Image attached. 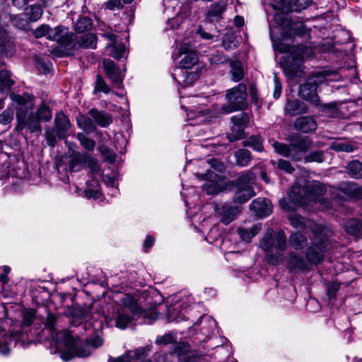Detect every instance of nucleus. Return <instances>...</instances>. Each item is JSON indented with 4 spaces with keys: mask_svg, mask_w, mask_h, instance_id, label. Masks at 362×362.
<instances>
[{
    "mask_svg": "<svg viewBox=\"0 0 362 362\" xmlns=\"http://www.w3.org/2000/svg\"><path fill=\"white\" fill-rule=\"evenodd\" d=\"M225 98L226 103L220 109L223 114H230L235 111H243L247 107V86L239 83L237 86L228 89Z\"/></svg>",
    "mask_w": 362,
    "mask_h": 362,
    "instance_id": "0eeeda50",
    "label": "nucleus"
},
{
    "mask_svg": "<svg viewBox=\"0 0 362 362\" xmlns=\"http://www.w3.org/2000/svg\"><path fill=\"white\" fill-rule=\"evenodd\" d=\"M362 102L359 100L350 101L348 103L346 106H343L341 107V110L343 111L344 109H347L350 111V115H354V113L358 112L362 110Z\"/></svg>",
    "mask_w": 362,
    "mask_h": 362,
    "instance_id": "4d7b16f0",
    "label": "nucleus"
},
{
    "mask_svg": "<svg viewBox=\"0 0 362 362\" xmlns=\"http://www.w3.org/2000/svg\"><path fill=\"white\" fill-rule=\"evenodd\" d=\"M261 230V227L258 225L253 226L250 228H239L237 232L240 238L245 241L250 242Z\"/></svg>",
    "mask_w": 362,
    "mask_h": 362,
    "instance_id": "c756f323",
    "label": "nucleus"
},
{
    "mask_svg": "<svg viewBox=\"0 0 362 362\" xmlns=\"http://www.w3.org/2000/svg\"><path fill=\"white\" fill-rule=\"evenodd\" d=\"M329 233L325 228L315 226L312 245L308 248L305 257L296 252H290L286 259V268L293 273L305 272L310 270L312 265L320 263L324 259L323 251L329 245Z\"/></svg>",
    "mask_w": 362,
    "mask_h": 362,
    "instance_id": "f257e3e1",
    "label": "nucleus"
},
{
    "mask_svg": "<svg viewBox=\"0 0 362 362\" xmlns=\"http://www.w3.org/2000/svg\"><path fill=\"white\" fill-rule=\"evenodd\" d=\"M88 160L89 156L87 154H74L69 162V170L71 172L79 171L82 168L85 166Z\"/></svg>",
    "mask_w": 362,
    "mask_h": 362,
    "instance_id": "cd10ccee",
    "label": "nucleus"
},
{
    "mask_svg": "<svg viewBox=\"0 0 362 362\" xmlns=\"http://www.w3.org/2000/svg\"><path fill=\"white\" fill-rule=\"evenodd\" d=\"M347 172L350 177L355 179L362 178V163L353 160L348 164Z\"/></svg>",
    "mask_w": 362,
    "mask_h": 362,
    "instance_id": "f704fd0d",
    "label": "nucleus"
},
{
    "mask_svg": "<svg viewBox=\"0 0 362 362\" xmlns=\"http://www.w3.org/2000/svg\"><path fill=\"white\" fill-rule=\"evenodd\" d=\"M149 349L146 347H139L134 351H132L133 354H132V360H141L147 356V351Z\"/></svg>",
    "mask_w": 362,
    "mask_h": 362,
    "instance_id": "680f3d73",
    "label": "nucleus"
},
{
    "mask_svg": "<svg viewBox=\"0 0 362 362\" xmlns=\"http://www.w3.org/2000/svg\"><path fill=\"white\" fill-rule=\"evenodd\" d=\"M74 35L66 27L59 25L52 28L49 40L57 42L62 45H68L74 40Z\"/></svg>",
    "mask_w": 362,
    "mask_h": 362,
    "instance_id": "ddd939ff",
    "label": "nucleus"
},
{
    "mask_svg": "<svg viewBox=\"0 0 362 362\" xmlns=\"http://www.w3.org/2000/svg\"><path fill=\"white\" fill-rule=\"evenodd\" d=\"M13 81L11 78V74L7 70L0 71V90L4 91L8 89L13 84Z\"/></svg>",
    "mask_w": 362,
    "mask_h": 362,
    "instance_id": "37998d69",
    "label": "nucleus"
},
{
    "mask_svg": "<svg viewBox=\"0 0 362 362\" xmlns=\"http://www.w3.org/2000/svg\"><path fill=\"white\" fill-rule=\"evenodd\" d=\"M245 146H251L257 151H262L263 149L262 139L259 136H252L247 141Z\"/></svg>",
    "mask_w": 362,
    "mask_h": 362,
    "instance_id": "3c124183",
    "label": "nucleus"
},
{
    "mask_svg": "<svg viewBox=\"0 0 362 362\" xmlns=\"http://www.w3.org/2000/svg\"><path fill=\"white\" fill-rule=\"evenodd\" d=\"M306 105L298 100H287L285 112L291 116L300 115L307 112Z\"/></svg>",
    "mask_w": 362,
    "mask_h": 362,
    "instance_id": "5701e85b",
    "label": "nucleus"
},
{
    "mask_svg": "<svg viewBox=\"0 0 362 362\" xmlns=\"http://www.w3.org/2000/svg\"><path fill=\"white\" fill-rule=\"evenodd\" d=\"M233 126L231 133L228 135L230 141H235L244 137V129L248 126L249 115L245 112H240L230 118Z\"/></svg>",
    "mask_w": 362,
    "mask_h": 362,
    "instance_id": "9d476101",
    "label": "nucleus"
},
{
    "mask_svg": "<svg viewBox=\"0 0 362 362\" xmlns=\"http://www.w3.org/2000/svg\"><path fill=\"white\" fill-rule=\"evenodd\" d=\"M11 24L21 30H25L29 27L30 23L23 13L11 16Z\"/></svg>",
    "mask_w": 362,
    "mask_h": 362,
    "instance_id": "79ce46f5",
    "label": "nucleus"
},
{
    "mask_svg": "<svg viewBox=\"0 0 362 362\" xmlns=\"http://www.w3.org/2000/svg\"><path fill=\"white\" fill-rule=\"evenodd\" d=\"M43 14V8L37 4L27 6L24 8L23 15L26 17L30 23L38 21Z\"/></svg>",
    "mask_w": 362,
    "mask_h": 362,
    "instance_id": "4be33fe9",
    "label": "nucleus"
},
{
    "mask_svg": "<svg viewBox=\"0 0 362 362\" xmlns=\"http://www.w3.org/2000/svg\"><path fill=\"white\" fill-rule=\"evenodd\" d=\"M103 36L110 42L107 47L110 48L112 57L117 59H119L123 57L126 51V46L124 43H117L116 35L112 33H105L103 34Z\"/></svg>",
    "mask_w": 362,
    "mask_h": 362,
    "instance_id": "f3484780",
    "label": "nucleus"
},
{
    "mask_svg": "<svg viewBox=\"0 0 362 362\" xmlns=\"http://www.w3.org/2000/svg\"><path fill=\"white\" fill-rule=\"evenodd\" d=\"M54 123L58 137L64 138L71 127L68 117L62 112H59L55 115Z\"/></svg>",
    "mask_w": 362,
    "mask_h": 362,
    "instance_id": "412c9836",
    "label": "nucleus"
},
{
    "mask_svg": "<svg viewBox=\"0 0 362 362\" xmlns=\"http://www.w3.org/2000/svg\"><path fill=\"white\" fill-rule=\"evenodd\" d=\"M230 73L233 81L238 82L244 77L243 66L240 62L235 61L230 63Z\"/></svg>",
    "mask_w": 362,
    "mask_h": 362,
    "instance_id": "4c0bfd02",
    "label": "nucleus"
},
{
    "mask_svg": "<svg viewBox=\"0 0 362 362\" xmlns=\"http://www.w3.org/2000/svg\"><path fill=\"white\" fill-rule=\"evenodd\" d=\"M132 361V351H127L123 355L117 357H110L109 362H131Z\"/></svg>",
    "mask_w": 362,
    "mask_h": 362,
    "instance_id": "052dcab7",
    "label": "nucleus"
},
{
    "mask_svg": "<svg viewBox=\"0 0 362 362\" xmlns=\"http://www.w3.org/2000/svg\"><path fill=\"white\" fill-rule=\"evenodd\" d=\"M340 285L337 283L332 282L327 286V295L329 300L335 298L337 292L339 291Z\"/></svg>",
    "mask_w": 362,
    "mask_h": 362,
    "instance_id": "bf43d9fd",
    "label": "nucleus"
},
{
    "mask_svg": "<svg viewBox=\"0 0 362 362\" xmlns=\"http://www.w3.org/2000/svg\"><path fill=\"white\" fill-rule=\"evenodd\" d=\"M77 138L79 140L81 146L85 149L87 151H93L94 149L95 143L93 139H89L82 133H78L77 134Z\"/></svg>",
    "mask_w": 362,
    "mask_h": 362,
    "instance_id": "8fccbe9b",
    "label": "nucleus"
},
{
    "mask_svg": "<svg viewBox=\"0 0 362 362\" xmlns=\"http://www.w3.org/2000/svg\"><path fill=\"white\" fill-rule=\"evenodd\" d=\"M317 124L313 117L303 116L297 118L294 122L296 129L303 133H309L317 129Z\"/></svg>",
    "mask_w": 362,
    "mask_h": 362,
    "instance_id": "aec40b11",
    "label": "nucleus"
},
{
    "mask_svg": "<svg viewBox=\"0 0 362 362\" xmlns=\"http://www.w3.org/2000/svg\"><path fill=\"white\" fill-rule=\"evenodd\" d=\"M92 183L85 189L84 195L87 199H98L101 194L97 180H93Z\"/></svg>",
    "mask_w": 362,
    "mask_h": 362,
    "instance_id": "58836bf2",
    "label": "nucleus"
},
{
    "mask_svg": "<svg viewBox=\"0 0 362 362\" xmlns=\"http://www.w3.org/2000/svg\"><path fill=\"white\" fill-rule=\"evenodd\" d=\"M305 162L311 163L317 162L322 163L324 161V154L321 151H315L310 152L309 154L304 157Z\"/></svg>",
    "mask_w": 362,
    "mask_h": 362,
    "instance_id": "5fc2aeb1",
    "label": "nucleus"
},
{
    "mask_svg": "<svg viewBox=\"0 0 362 362\" xmlns=\"http://www.w3.org/2000/svg\"><path fill=\"white\" fill-rule=\"evenodd\" d=\"M77 123L81 129L88 134L93 132L96 129L94 122L88 116L80 115L77 118Z\"/></svg>",
    "mask_w": 362,
    "mask_h": 362,
    "instance_id": "2f4dec72",
    "label": "nucleus"
},
{
    "mask_svg": "<svg viewBox=\"0 0 362 362\" xmlns=\"http://www.w3.org/2000/svg\"><path fill=\"white\" fill-rule=\"evenodd\" d=\"M272 146L276 153L299 161L302 160L303 154L311 148L312 141L308 136H303L293 139L288 145L274 141Z\"/></svg>",
    "mask_w": 362,
    "mask_h": 362,
    "instance_id": "423d86ee",
    "label": "nucleus"
},
{
    "mask_svg": "<svg viewBox=\"0 0 362 362\" xmlns=\"http://www.w3.org/2000/svg\"><path fill=\"white\" fill-rule=\"evenodd\" d=\"M206 100L204 98L194 96L190 98V103L193 104L189 108L182 105V107L187 112V116L189 119H193L197 117H202L208 112L207 109L202 107L204 102Z\"/></svg>",
    "mask_w": 362,
    "mask_h": 362,
    "instance_id": "f8f14e48",
    "label": "nucleus"
},
{
    "mask_svg": "<svg viewBox=\"0 0 362 362\" xmlns=\"http://www.w3.org/2000/svg\"><path fill=\"white\" fill-rule=\"evenodd\" d=\"M345 230L354 236H358L362 229V223L356 218L349 220L344 226Z\"/></svg>",
    "mask_w": 362,
    "mask_h": 362,
    "instance_id": "72a5a7b5",
    "label": "nucleus"
},
{
    "mask_svg": "<svg viewBox=\"0 0 362 362\" xmlns=\"http://www.w3.org/2000/svg\"><path fill=\"white\" fill-rule=\"evenodd\" d=\"M87 163L92 174L96 175L100 173V167L96 160L89 156V160Z\"/></svg>",
    "mask_w": 362,
    "mask_h": 362,
    "instance_id": "774afa93",
    "label": "nucleus"
},
{
    "mask_svg": "<svg viewBox=\"0 0 362 362\" xmlns=\"http://www.w3.org/2000/svg\"><path fill=\"white\" fill-rule=\"evenodd\" d=\"M57 322V317L54 314H48L45 322V327L52 332V337L54 340L55 346L57 347V335L61 332H67L66 330L57 331L56 325Z\"/></svg>",
    "mask_w": 362,
    "mask_h": 362,
    "instance_id": "473e14b6",
    "label": "nucleus"
},
{
    "mask_svg": "<svg viewBox=\"0 0 362 362\" xmlns=\"http://www.w3.org/2000/svg\"><path fill=\"white\" fill-rule=\"evenodd\" d=\"M35 62L37 69L42 74H46L50 70V63L49 61H45L44 59L36 56Z\"/></svg>",
    "mask_w": 362,
    "mask_h": 362,
    "instance_id": "6e6d98bb",
    "label": "nucleus"
},
{
    "mask_svg": "<svg viewBox=\"0 0 362 362\" xmlns=\"http://www.w3.org/2000/svg\"><path fill=\"white\" fill-rule=\"evenodd\" d=\"M56 339L57 350L64 361H68L75 356L87 357L92 352L89 344L86 342L78 344V341L69 332L59 333Z\"/></svg>",
    "mask_w": 362,
    "mask_h": 362,
    "instance_id": "20e7f679",
    "label": "nucleus"
},
{
    "mask_svg": "<svg viewBox=\"0 0 362 362\" xmlns=\"http://www.w3.org/2000/svg\"><path fill=\"white\" fill-rule=\"evenodd\" d=\"M103 66L107 76L110 78L115 87L120 88L122 86L123 75L115 64L109 59H103Z\"/></svg>",
    "mask_w": 362,
    "mask_h": 362,
    "instance_id": "4468645a",
    "label": "nucleus"
},
{
    "mask_svg": "<svg viewBox=\"0 0 362 362\" xmlns=\"http://www.w3.org/2000/svg\"><path fill=\"white\" fill-rule=\"evenodd\" d=\"M132 320V317L123 312H119L115 319V325L119 329H125Z\"/></svg>",
    "mask_w": 362,
    "mask_h": 362,
    "instance_id": "a18cd8bd",
    "label": "nucleus"
},
{
    "mask_svg": "<svg viewBox=\"0 0 362 362\" xmlns=\"http://www.w3.org/2000/svg\"><path fill=\"white\" fill-rule=\"evenodd\" d=\"M93 27L92 20L88 17H80L75 25V30L77 33H83L91 30Z\"/></svg>",
    "mask_w": 362,
    "mask_h": 362,
    "instance_id": "a19ab883",
    "label": "nucleus"
},
{
    "mask_svg": "<svg viewBox=\"0 0 362 362\" xmlns=\"http://www.w3.org/2000/svg\"><path fill=\"white\" fill-rule=\"evenodd\" d=\"M119 303L124 308H127L132 315H136L139 313L140 308L136 300L128 294H123L119 300Z\"/></svg>",
    "mask_w": 362,
    "mask_h": 362,
    "instance_id": "c85d7f7f",
    "label": "nucleus"
},
{
    "mask_svg": "<svg viewBox=\"0 0 362 362\" xmlns=\"http://www.w3.org/2000/svg\"><path fill=\"white\" fill-rule=\"evenodd\" d=\"M94 91L95 93L103 92L105 94H107L110 92V87L105 83L103 77L100 75H97L96 76Z\"/></svg>",
    "mask_w": 362,
    "mask_h": 362,
    "instance_id": "09e8293b",
    "label": "nucleus"
},
{
    "mask_svg": "<svg viewBox=\"0 0 362 362\" xmlns=\"http://www.w3.org/2000/svg\"><path fill=\"white\" fill-rule=\"evenodd\" d=\"M11 97L13 101L21 105L20 107L26 108V107L28 106V112L33 110V103L28 101V100L30 98V96L26 95V97H24L20 95L13 94Z\"/></svg>",
    "mask_w": 362,
    "mask_h": 362,
    "instance_id": "864d4df0",
    "label": "nucleus"
},
{
    "mask_svg": "<svg viewBox=\"0 0 362 362\" xmlns=\"http://www.w3.org/2000/svg\"><path fill=\"white\" fill-rule=\"evenodd\" d=\"M322 83V80L317 78L314 73L308 81L300 87V96L316 106L319 105L320 98L317 93V86Z\"/></svg>",
    "mask_w": 362,
    "mask_h": 362,
    "instance_id": "1a4fd4ad",
    "label": "nucleus"
},
{
    "mask_svg": "<svg viewBox=\"0 0 362 362\" xmlns=\"http://www.w3.org/2000/svg\"><path fill=\"white\" fill-rule=\"evenodd\" d=\"M235 156L236 164L240 167L248 165L251 160L250 152L246 149L238 151Z\"/></svg>",
    "mask_w": 362,
    "mask_h": 362,
    "instance_id": "ea45409f",
    "label": "nucleus"
},
{
    "mask_svg": "<svg viewBox=\"0 0 362 362\" xmlns=\"http://www.w3.org/2000/svg\"><path fill=\"white\" fill-rule=\"evenodd\" d=\"M274 20L275 21H276L278 24H279L283 31H284L285 33H288L287 34L288 35H291L296 33V32H293V30H294V28H298V23H293L292 21H291L289 19L284 16L281 17L279 16H275Z\"/></svg>",
    "mask_w": 362,
    "mask_h": 362,
    "instance_id": "7c9ffc66",
    "label": "nucleus"
},
{
    "mask_svg": "<svg viewBox=\"0 0 362 362\" xmlns=\"http://www.w3.org/2000/svg\"><path fill=\"white\" fill-rule=\"evenodd\" d=\"M331 147L336 151L352 152L355 149V147L351 144L342 141L334 142L332 144Z\"/></svg>",
    "mask_w": 362,
    "mask_h": 362,
    "instance_id": "603ef678",
    "label": "nucleus"
},
{
    "mask_svg": "<svg viewBox=\"0 0 362 362\" xmlns=\"http://www.w3.org/2000/svg\"><path fill=\"white\" fill-rule=\"evenodd\" d=\"M287 238L284 231L274 233L269 228L259 241V246L265 252V258L272 265H279L284 261L287 248Z\"/></svg>",
    "mask_w": 362,
    "mask_h": 362,
    "instance_id": "f03ea898",
    "label": "nucleus"
},
{
    "mask_svg": "<svg viewBox=\"0 0 362 362\" xmlns=\"http://www.w3.org/2000/svg\"><path fill=\"white\" fill-rule=\"evenodd\" d=\"M13 117V111L12 110H6L0 115V123L6 124L9 123Z\"/></svg>",
    "mask_w": 362,
    "mask_h": 362,
    "instance_id": "e2e57ef3",
    "label": "nucleus"
},
{
    "mask_svg": "<svg viewBox=\"0 0 362 362\" xmlns=\"http://www.w3.org/2000/svg\"><path fill=\"white\" fill-rule=\"evenodd\" d=\"M226 3L224 1H218L212 4L206 13V19L210 22L218 21L225 11Z\"/></svg>",
    "mask_w": 362,
    "mask_h": 362,
    "instance_id": "a878e982",
    "label": "nucleus"
},
{
    "mask_svg": "<svg viewBox=\"0 0 362 362\" xmlns=\"http://www.w3.org/2000/svg\"><path fill=\"white\" fill-rule=\"evenodd\" d=\"M250 208L260 218L269 215L272 211V202L266 198L259 197L253 200L250 204Z\"/></svg>",
    "mask_w": 362,
    "mask_h": 362,
    "instance_id": "dca6fc26",
    "label": "nucleus"
},
{
    "mask_svg": "<svg viewBox=\"0 0 362 362\" xmlns=\"http://www.w3.org/2000/svg\"><path fill=\"white\" fill-rule=\"evenodd\" d=\"M97 44V37L93 33H87L82 35L78 40V45L83 48L95 49Z\"/></svg>",
    "mask_w": 362,
    "mask_h": 362,
    "instance_id": "c9c22d12",
    "label": "nucleus"
},
{
    "mask_svg": "<svg viewBox=\"0 0 362 362\" xmlns=\"http://www.w3.org/2000/svg\"><path fill=\"white\" fill-rule=\"evenodd\" d=\"M289 243L294 249L299 250L306 245L307 239L304 235L294 233L290 236Z\"/></svg>",
    "mask_w": 362,
    "mask_h": 362,
    "instance_id": "e433bc0d",
    "label": "nucleus"
},
{
    "mask_svg": "<svg viewBox=\"0 0 362 362\" xmlns=\"http://www.w3.org/2000/svg\"><path fill=\"white\" fill-rule=\"evenodd\" d=\"M52 30V28L49 25L42 24L34 30L33 35L36 38L46 37L49 40Z\"/></svg>",
    "mask_w": 362,
    "mask_h": 362,
    "instance_id": "de8ad7c7",
    "label": "nucleus"
},
{
    "mask_svg": "<svg viewBox=\"0 0 362 362\" xmlns=\"http://www.w3.org/2000/svg\"><path fill=\"white\" fill-rule=\"evenodd\" d=\"M88 114L101 127H106L112 123V117L106 112L91 109L89 110Z\"/></svg>",
    "mask_w": 362,
    "mask_h": 362,
    "instance_id": "393cba45",
    "label": "nucleus"
},
{
    "mask_svg": "<svg viewBox=\"0 0 362 362\" xmlns=\"http://www.w3.org/2000/svg\"><path fill=\"white\" fill-rule=\"evenodd\" d=\"M184 55L180 61L181 70L191 69L198 62V55L189 43H182L179 51V56Z\"/></svg>",
    "mask_w": 362,
    "mask_h": 362,
    "instance_id": "9b49d317",
    "label": "nucleus"
},
{
    "mask_svg": "<svg viewBox=\"0 0 362 362\" xmlns=\"http://www.w3.org/2000/svg\"><path fill=\"white\" fill-rule=\"evenodd\" d=\"M343 71L344 70H341V72H338L335 70H325L322 71H316L315 77L320 80H322V83L324 82H330V81H339L341 78L344 77Z\"/></svg>",
    "mask_w": 362,
    "mask_h": 362,
    "instance_id": "bb28decb",
    "label": "nucleus"
},
{
    "mask_svg": "<svg viewBox=\"0 0 362 362\" xmlns=\"http://www.w3.org/2000/svg\"><path fill=\"white\" fill-rule=\"evenodd\" d=\"M85 327L86 329H88V327H92L93 332L100 331L103 328V320H98L94 322L93 320H88L86 322Z\"/></svg>",
    "mask_w": 362,
    "mask_h": 362,
    "instance_id": "0e129e2a",
    "label": "nucleus"
},
{
    "mask_svg": "<svg viewBox=\"0 0 362 362\" xmlns=\"http://www.w3.org/2000/svg\"><path fill=\"white\" fill-rule=\"evenodd\" d=\"M182 81L186 86H191L198 78L199 74L197 71L189 69L180 70Z\"/></svg>",
    "mask_w": 362,
    "mask_h": 362,
    "instance_id": "c03bdc74",
    "label": "nucleus"
},
{
    "mask_svg": "<svg viewBox=\"0 0 362 362\" xmlns=\"http://www.w3.org/2000/svg\"><path fill=\"white\" fill-rule=\"evenodd\" d=\"M223 46L226 49L231 50L237 47V41L233 35H225L223 38Z\"/></svg>",
    "mask_w": 362,
    "mask_h": 362,
    "instance_id": "13d9d810",
    "label": "nucleus"
},
{
    "mask_svg": "<svg viewBox=\"0 0 362 362\" xmlns=\"http://www.w3.org/2000/svg\"><path fill=\"white\" fill-rule=\"evenodd\" d=\"M14 52V44L8 35L0 30V54L11 57Z\"/></svg>",
    "mask_w": 362,
    "mask_h": 362,
    "instance_id": "b1692460",
    "label": "nucleus"
},
{
    "mask_svg": "<svg viewBox=\"0 0 362 362\" xmlns=\"http://www.w3.org/2000/svg\"><path fill=\"white\" fill-rule=\"evenodd\" d=\"M175 341V338L173 334H168L156 339V342L160 344H168Z\"/></svg>",
    "mask_w": 362,
    "mask_h": 362,
    "instance_id": "338daca9",
    "label": "nucleus"
},
{
    "mask_svg": "<svg viewBox=\"0 0 362 362\" xmlns=\"http://www.w3.org/2000/svg\"><path fill=\"white\" fill-rule=\"evenodd\" d=\"M216 214L221 217V221L225 225L231 223L240 212V208L228 204H224L216 209Z\"/></svg>",
    "mask_w": 362,
    "mask_h": 362,
    "instance_id": "6ab92c4d",
    "label": "nucleus"
},
{
    "mask_svg": "<svg viewBox=\"0 0 362 362\" xmlns=\"http://www.w3.org/2000/svg\"><path fill=\"white\" fill-rule=\"evenodd\" d=\"M196 175L202 180H206L203 185V189L207 194H214L221 191V187L216 180L217 175L211 170H209L206 174L197 173Z\"/></svg>",
    "mask_w": 362,
    "mask_h": 362,
    "instance_id": "2eb2a0df",
    "label": "nucleus"
},
{
    "mask_svg": "<svg viewBox=\"0 0 362 362\" xmlns=\"http://www.w3.org/2000/svg\"><path fill=\"white\" fill-rule=\"evenodd\" d=\"M86 342L89 344L90 347L93 349L100 347L103 344V341L100 337L95 336L88 338Z\"/></svg>",
    "mask_w": 362,
    "mask_h": 362,
    "instance_id": "69168bd1",
    "label": "nucleus"
},
{
    "mask_svg": "<svg viewBox=\"0 0 362 362\" xmlns=\"http://www.w3.org/2000/svg\"><path fill=\"white\" fill-rule=\"evenodd\" d=\"M326 192L325 187L319 182H312L305 187L298 185L292 187L288 192V200L295 205L303 206L310 202H319L325 208L330 206V202L320 197Z\"/></svg>",
    "mask_w": 362,
    "mask_h": 362,
    "instance_id": "7ed1b4c3",
    "label": "nucleus"
},
{
    "mask_svg": "<svg viewBox=\"0 0 362 362\" xmlns=\"http://www.w3.org/2000/svg\"><path fill=\"white\" fill-rule=\"evenodd\" d=\"M301 64V57L294 59L292 56H288L286 57V62L284 65L285 74L291 78L301 77L303 75Z\"/></svg>",
    "mask_w": 362,
    "mask_h": 362,
    "instance_id": "a211bd4d",
    "label": "nucleus"
},
{
    "mask_svg": "<svg viewBox=\"0 0 362 362\" xmlns=\"http://www.w3.org/2000/svg\"><path fill=\"white\" fill-rule=\"evenodd\" d=\"M255 175L248 170L241 175L236 180L233 200L237 204H243L255 195L252 185L255 182Z\"/></svg>",
    "mask_w": 362,
    "mask_h": 362,
    "instance_id": "6e6552de",
    "label": "nucleus"
},
{
    "mask_svg": "<svg viewBox=\"0 0 362 362\" xmlns=\"http://www.w3.org/2000/svg\"><path fill=\"white\" fill-rule=\"evenodd\" d=\"M28 106L26 108L17 109V128L20 129L28 128L30 132L40 133L41 132L40 122L49 121L52 118V112L45 103H42L35 113L31 110L28 112Z\"/></svg>",
    "mask_w": 362,
    "mask_h": 362,
    "instance_id": "39448f33",
    "label": "nucleus"
},
{
    "mask_svg": "<svg viewBox=\"0 0 362 362\" xmlns=\"http://www.w3.org/2000/svg\"><path fill=\"white\" fill-rule=\"evenodd\" d=\"M271 163L274 166H276L277 168L284 171L286 173L291 174L295 170L294 168L291 165L288 160L279 159L277 161H275L272 160H271Z\"/></svg>",
    "mask_w": 362,
    "mask_h": 362,
    "instance_id": "49530a36",
    "label": "nucleus"
}]
</instances>
